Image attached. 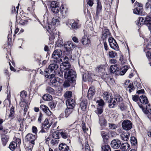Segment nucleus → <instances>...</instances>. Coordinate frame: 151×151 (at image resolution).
Masks as SVG:
<instances>
[{
    "mask_svg": "<svg viewBox=\"0 0 151 151\" xmlns=\"http://www.w3.org/2000/svg\"><path fill=\"white\" fill-rule=\"evenodd\" d=\"M64 77L65 79L63 85L65 87H68L70 86L73 87L76 84L77 74L76 72L72 69L65 71Z\"/></svg>",
    "mask_w": 151,
    "mask_h": 151,
    "instance_id": "f257e3e1",
    "label": "nucleus"
},
{
    "mask_svg": "<svg viewBox=\"0 0 151 151\" xmlns=\"http://www.w3.org/2000/svg\"><path fill=\"white\" fill-rule=\"evenodd\" d=\"M137 104L145 114L149 113L151 115H148V117L151 121V106L149 103L148 99L146 96L144 95L140 96L139 101L137 102Z\"/></svg>",
    "mask_w": 151,
    "mask_h": 151,
    "instance_id": "f03ea898",
    "label": "nucleus"
},
{
    "mask_svg": "<svg viewBox=\"0 0 151 151\" xmlns=\"http://www.w3.org/2000/svg\"><path fill=\"white\" fill-rule=\"evenodd\" d=\"M43 117V114L40 111L39 114V116L38 119V122L40 124V126L41 129L39 133H47L48 132V130L52 125L51 123H50L49 122L48 118L45 119L43 122L41 123Z\"/></svg>",
    "mask_w": 151,
    "mask_h": 151,
    "instance_id": "7ed1b4c3",
    "label": "nucleus"
},
{
    "mask_svg": "<svg viewBox=\"0 0 151 151\" xmlns=\"http://www.w3.org/2000/svg\"><path fill=\"white\" fill-rule=\"evenodd\" d=\"M112 97L110 96V99L108 101L109 103L108 106L110 108L116 107L119 102L123 100L122 97L118 94H115Z\"/></svg>",
    "mask_w": 151,
    "mask_h": 151,
    "instance_id": "20e7f679",
    "label": "nucleus"
},
{
    "mask_svg": "<svg viewBox=\"0 0 151 151\" xmlns=\"http://www.w3.org/2000/svg\"><path fill=\"white\" fill-rule=\"evenodd\" d=\"M58 68V65L57 63L50 64L44 71L43 75L44 76L46 77V76H48L52 74H54Z\"/></svg>",
    "mask_w": 151,
    "mask_h": 151,
    "instance_id": "39448f33",
    "label": "nucleus"
},
{
    "mask_svg": "<svg viewBox=\"0 0 151 151\" xmlns=\"http://www.w3.org/2000/svg\"><path fill=\"white\" fill-rule=\"evenodd\" d=\"M76 46L75 44L71 41L65 42L64 44L63 52H65L66 55H69L71 54L72 50Z\"/></svg>",
    "mask_w": 151,
    "mask_h": 151,
    "instance_id": "423d86ee",
    "label": "nucleus"
},
{
    "mask_svg": "<svg viewBox=\"0 0 151 151\" xmlns=\"http://www.w3.org/2000/svg\"><path fill=\"white\" fill-rule=\"evenodd\" d=\"M45 78L50 79L49 85L52 87H57L59 85L60 78L55 76L54 74H52L46 76Z\"/></svg>",
    "mask_w": 151,
    "mask_h": 151,
    "instance_id": "0eeeda50",
    "label": "nucleus"
},
{
    "mask_svg": "<svg viewBox=\"0 0 151 151\" xmlns=\"http://www.w3.org/2000/svg\"><path fill=\"white\" fill-rule=\"evenodd\" d=\"M47 32L49 33L50 35L49 37V40L50 41V44H53L54 43V40L55 38V31L56 30L55 26L51 24H49L48 25V27L47 28Z\"/></svg>",
    "mask_w": 151,
    "mask_h": 151,
    "instance_id": "6e6552de",
    "label": "nucleus"
},
{
    "mask_svg": "<svg viewBox=\"0 0 151 151\" xmlns=\"http://www.w3.org/2000/svg\"><path fill=\"white\" fill-rule=\"evenodd\" d=\"M37 137V135L29 133L25 136V142H29V143L35 144V141L36 140Z\"/></svg>",
    "mask_w": 151,
    "mask_h": 151,
    "instance_id": "1a4fd4ad",
    "label": "nucleus"
},
{
    "mask_svg": "<svg viewBox=\"0 0 151 151\" xmlns=\"http://www.w3.org/2000/svg\"><path fill=\"white\" fill-rule=\"evenodd\" d=\"M124 84L125 88L127 90L128 89L129 93H131L134 90L135 87L132 82L130 80H127L124 83Z\"/></svg>",
    "mask_w": 151,
    "mask_h": 151,
    "instance_id": "9d476101",
    "label": "nucleus"
},
{
    "mask_svg": "<svg viewBox=\"0 0 151 151\" xmlns=\"http://www.w3.org/2000/svg\"><path fill=\"white\" fill-rule=\"evenodd\" d=\"M122 128L125 130H130L132 127V124L131 122L128 120H124L122 123Z\"/></svg>",
    "mask_w": 151,
    "mask_h": 151,
    "instance_id": "9b49d317",
    "label": "nucleus"
},
{
    "mask_svg": "<svg viewBox=\"0 0 151 151\" xmlns=\"http://www.w3.org/2000/svg\"><path fill=\"white\" fill-rule=\"evenodd\" d=\"M97 6L96 10V17L99 18V15L102 10V6L100 0H96Z\"/></svg>",
    "mask_w": 151,
    "mask_h": 151,
    "instance_id": "f8f14e48",
    "label": "nucleus"
},
{
    "mask_svg": "<svg viewBox=\"0 0 151 151\" xmlns=\"http://www.w3.org/2000/svg\"><path fill=\"white\" fill-rule=\"evenodd\" d=\"M62 51L61 49L55 50L52 55V58L57 60L60 58L61 57Z\"/></svg>",
    "mask_w": 151,
    "mask_h": 151,
    "instance_id": "ddd939ff",
    "label": "nucleus"
},
{
    "mask_svg": "<svg viewBox=\"0 0 151 151\" xmlns=\"http://www.w3.org/2000/svg\"><path fill=\"white\" fill-rule=\"evenodd\" d=\"M121 145V142L119 139H114L111 142V145L112 147L114 149L119 148Z\"/></svg>",
    "mask_w": 151,
    "mask_h": 151,
    "instance_id": "4468645a",
    "label": "nucleus"
},
{
    "mask_svg": "<svg viewBox=\"0 0 151 151\" xmlns=\"http://www.w3.org/2000/svg\"><path fill=\"white\" fill-rule=\"evenodd\" d=\"M101 134L103 138V143H109V132H106L105 131H101Z\"/></svg>",
    "mask_w": 151,
    "mask_h": 151,
    "instance_id": "2eb2a0df",
    "label": "nucleus"
},
{
    "mask_svg": "<svg viewBox=\"0 0 151 151\" xmlns=\"http://www.w3.org/2000/svg\"><path fill=\"white\" fill-rule=\"evenodd\" d=\"M69 147L66 144L62 143L59 144L58 149L57 148L55 150V151H68Z\"/></svg>",
    "mask_w": 151,
    "mask_h": 151,
    "instance_id": "dca6fc26",
    "label": "nucleus"
},
{
    "mask_svg": "<svg viewBox=\"0 0 151 151\" xmlns=\"http://www.w3.org/2000/svg\"><path fill=\"white\" fill-rule=\"evenodd\" d=\"M60 67L61 69L63 70V71L64 70V72L68 71V70L71 69H70L71 65L70 63L68 61L62 63V64L60 65Z\"/></svg>",
    "mask_w": 151,
    "mask_h": 151,
    "instance_id": "f3484780",
    "label": "nucleus"
},
{
    "mask_svg": "<svg viewBox=\"0 0 151 151\" xmlns=\"http://www.w3.org/2000/svg\"><path fill=\"white\" fill-rule=\"evenodd\" d=\"M65 103L67 108L73 109L75 107V101L72 99H68L66 101Z\"/></svg>",
    "mask_w": 151,
    "mask_h": 151,
    "instance_id": "a211bd4d",
    "label": "nucleus"
},
{
    "mask_svg": "<svg viewBox=\"0 0 151 151\" xmlns=\"http://www.w3.org/2000/svg\"><path fill=\"white\" fill-rule=\"evenodd\" d=\"M96 92L95 88L94 86H91L89 88L88 94L87 97L89 99H91L93 96L95 95Z\"/></svg>",
    "mask_w": 151,
    "mask_h": 151,
    "instance_id": "6ab92c4d",
    "label": "nucleus"
},
{
    "mask_svg": "<svg viewBox=\"0 0 151 151\" xmlns=\"http://www.w3.org/2000/svg\"><path fill=\"white\" fill-rule=\"evenodd\" d=\"M60 135L64 139H66L69 136V131L66 129H61L59 130Z\"/></svg>",
    "mask_w": 151,
    "mask_h": 151,
    "instance_id": "aec40b11",
    "label": "nucleus"
},
{
    "mask_svg": "<svg viewBox=\"0 0 151 151\" xmlns=\"http://www.w3.org/2000/svg\"><path fill=\"white\" fill-rule=\"evenodd\" d=\"M40 108L48 116H50L52 114V112L48 107L44 104H41L40 106Z\"/></svg>",
    "mask_w": 151,
    "mask_h": 151,
    "instance_id": "412c9836",
    "label": "nucleus"
},
{
    "mask_svg": "<svg viewBox=\"0 0 151 151\" xmlns=\"http://www.w3.org/2000/svg\"><path fill=\"white\" fill-rule=\"evenodd\" d=\"M143 8H135L134 9L133 13L134 14L140 16L145 15L146 13L145 12H143Z\"/></svg>",
    "mask_w": 151,
    "mask_h": 151,
    "instance_id": "4be33fe9",
    "label": "nucleus"
},
{
    "mask_svg": "<svg viewBox=\"0 0 151 151\" xmlns=\"http://www.w3.org/2000/svg\"><path fill=\"white\" fill-rule=\"evenodd\" d=\"M144 25L146 26L148 28L150 29L151 26V15L147 16L144 19Z\"/></svg>",
    "mask_w": 151,
    "mask_h": 151,
    "instance_id": "5701e85b",
    "label": "nucleus"
},
{
    "mask_svg": "<svg viewBox=\"0 0 151 151\" xmlns=\"http://www.w3.org/2000/svg\"><path fill=\"white\" fill-rule=\"evenodd\" d=\"M1 139L3 145L4 147L5 146L9 141V136L5 134H1Z\"/></svg>",
    "mask_w": 151,
    "mask_h": 151,
    "instance_id": "b1692460",
    "label": "nucleus"
},
{
    "mask_svg": "<svg viewBox=\"0 0 151 151\" xmlns=\"http://www.w3.org/2000/svg\"><path fill=\"white\" fill-rule=\"evenodd\" d=\"M88 101L87 99H83L80 103V106L81 110L83 111H86L88 104Z\"/></svg>",
    "mask_w": 151,
    "mask_h": 151,
    "instance_id": "393cba45",
    "label": "nucleus"
},
{
    "mask_svg": "<svg viewBox=\"0 0 151 151\" xmlns=\"http://www.w3.org/2000/svg\"><path fill=\"white\" fill-rule=\"evenodd\" d=\"M81 42L83 45H85L88 46L91 43V40L88 37H87L86 36H84L82 37Z\"/></svg>",
    "mask_w": 151,
    "mask_h": 151,
    "instance_id": "a878e982",
    "label": "nucleus"
},
{
    "mask_svg": "<svg viewBox=\"0 0 151 151\" xmlns=\"http://www.w3.org/2000/svg\"><path fill=\"white\" fill-rule=\"evenodd\" d=\"M99 123L100 126L103 128H104L107 126V122L106 119L103 117L99 118Z\"/></svg>",
    "mask_w": 151,
    "mask_h": 151,
    "instance_id": "bb28decb",
    "label": "nucleus"
},
{
    "mask_svg": "<svg viewBox=\"0 0 151 151\" xmlns=\"http://www.w3.org/2000/svg\"><path fill=\"white\" fill-rule=\"evenodd\" d=\"M128 69L129 67L128 66H124L122 67L121 68H120L119 70V68L118 69V73H119L120 75H123L125 74Z\"/></svg>",
    "mask_w": 151,
    "mask_h": 151,
    "instance_id": "cd10ccee",
    "label": "nucleus"
},
{
    "mask_svg": "<svg viewBox=\"0 0 151 151\" xmlns=\"http://www.w3.org/2000/svg\"><path fill=\"white\" fill-rule=\"evenodd\" d=\"M104 30L102 32V38H103V39L104 40L107 38L110 33L109 30L108 29L107 27H104Z\"/></svg>",
    "mask_w": 151,
    "mask_h": 151,
    "instance_id": "c85d7f7f",
    "label": "nucleus"
},
{
    "mask_svg": "<svg viewBox=\"0 0 151 151\" xmlns=\"http://www.w3.org/2000/svg\"><path fill=\"white\" fill-rule=\"evenodd\" d=\"M120 146V149L123 151H127L130 149V145L127 142L121 143Z\"/></svg>",
    "mask_w": 151,
    "mask_h": 151,
    "instance_id": "c756f323",
    "label": "nucleus"
},
{
    "mask_svg": "<svg viewBox=\"0 0 151 151\" xmlns=\"http://www.w3.org/2000/svg\"><path fill=\"white\" fill-rule=\"evenodd\" d=\"M108 143H103L101 146V151H111V148L108 144Z\"/></svg>",
    "mask_w": 151,
    "mask_h": 151,
    "instance_id": "7c9ffc66",
    "label": "nucleus"
},
{
    "mask_svg": "<svg viewBox=\"0 0 151 151\" xmlns=\"http://www.w3.org/2000/svg\"><path fill=\"white\" fill-rule=\"evenodd\" d=\"M144 18L142 17H139L137 20L135 21L136 25L140 27L143 25H144Z\"/></svg>",
    "mask_w": 151,
    "mask_h": 151,
    "instance_id": "2f4dec72",
    "label": "nucleus"
},
{
    "mask_svg": "<svg viewBox=\"0 0 151 151\" xmlns=\"http://www.w3.org/2000/svg\"><path fill=\"white\" fill-rule=\"evenodd\" d=\"M130 140L132 146L133 148H136L137 146V141L136 137L134 136L132 137H131Z\"/></svg>",
    "mask_w": 151,
    "mask_h": 151,
    "instance_id": "473e14b6",
    "label": "nucleus"
},
{
    "mask_svg": "<svg viewBox=\"0 0 151 151\" xmlns=\"http://www.w3.org/2000/svg\"><path fill=\"white\" fill-rule=\"evenodd\" d=\"M83 78L84 81H92V79L91 77V75L88 73V74L86 73L84 74L83 75Z\"/></svg>",
    "mask_w": 151,
    "mask_h": 151,
    "instance_id": "72a5a7b5",
    "label": "nucleus"
},
{
    "mask_svg": "<svg viewBox=\"0 0 151 151\" xmlns=\"http://www.w3.org/2000/svg\"><path fill=\"white\" fill-rule=\"evenodd\" d=\"M57 102V101L56 100H52L48 102V106L50 108L51 110L54 109L56 106Z\"/></svg>",
    "mask_w": 151,
    "mask_h": 151,
    "instance_id": "f704fd0d",
    "label": "nucleus"
},
{
    "mask_svg": "<svg viewBox=\"0 0 151 151\" xmlns=\"http://www.w3.org/2000/svg\"><path fill=\"white\" fill-rule=\"evenodd\" d=\"M60 18L59 17H56L55 18H53L52 19V24H51L52 25V26L54 25L55 27V25L57 26L59 24L60 22ZM50 24H48V25Z\"/></svg>",
    "mask_w": 151,
    "mask_h": 151,
    "instance_id": "c9c22d12",
    "label": "nucleus"
},
{
    "mask_svg": "<svg viewBox=\"0 0 151 151\" xmlns=\"http://www.w3.org/2000/svg\"><path fill=\"white\" fill-rule=\"evenodd\" d=\"M130 135V134L129 132H124L122 134V138L124 141H128L129 139V137Z\"/></svg>",
    "mask_w": 151,
    "mask_h": 151,
    "instance_id": "e433bc0d",
    "label": "nucleus"
},
{
    "mask_svg": "<svg viewBox=\"0 0 151 151\" xmlns=\"http://www.w3.org/2000/svg\"><path fill=\"white\" fill-rule=\"evenodd\" d=\"M109 45L111 48L115 50L119 51V46L115 40H114V42L112 44H110Z\"/></svg>",
    "mask_w": 151,
    "mask_h": 151,
    "instance_id": "4c0bfd02",
    "label": "nucleus"
},
{
    "mask_svg": "<svg viewBox=\"0 0 151 151\" xmlns=\"http://www.w3.org/2000/svg\"><path fill=\"white\" fill-rule=\"evenodd\" d=\"M59 130L52 132L50 134V136L53 139H59L60 138Z\"/></svg>",
    "mask_w": 151,
    "mask_h": 151,
    "instance_id": "58836bf2",
    "label": "nucleus"
},
{
    "mask_svg": "<svg viewBox=\"0 0 151 151\" xmlns=\"http://www.w3.org/2000/svg\"><path fill=\"white\" fill-rule=\"evenodd\" d=\"M79 21L78 20H77V21H74L72 23L71 25V27L72 29H77L80 27L81 25L79 24Z\"/></svg>",
    "mask_w": 151,
    "mask_h": 151,
    "instance_id": "ea45409f",
    "label": "nucleus"
},
{
    "mask_svg": "<svg viewBox=\"0 0 151 151\" xmlns=\"http://www.w3.org/2000/svg\"><path fill=\"white\" fill-rule=\"evenodd\" d=\"M14 114V108L13 106H12L10 109V113L8 116V117L9 118H11L12 119L15 117Z\"/></svg>",
    "mask_w": 151,
    "mask_h": 151,
    "instance_id": "a19ab883",
    "label": "nucleus"
},
{
    "mask_svg": "<svg viewBox=\"0 0 151 151\" xmlns=\"http://www.w3.org/2000/svg\"><path fill=\"white\" fill-rule=\"evenodd\" d=\"M42 99L45 101H50L52 99V96L46 93L44 94L42 96Z\"/></svg>",
    "mask_w": 151,
    "mask_h": 151,
    "instance_id": "79ce46f5",
    "label": "nucleus"
},
{
    "mask_svg": "<svg viewBox=\"0 0 151 151\" xmlns=\"http://www.w3.org/2000/svg\"><path fill=\"white\" fill-rule=\"evenodd\" d=\"M67 12V9H65L64 5L62 4L60 7V12L62 17H65Z\"/></svg>",
    "mask_w": 151,
    "mask_h": 151,
    "instance_id": "37998d69",
    "label": "nucleus"
},
{
    "mask_svg": "<svg viewBox=\"0 0 151 151\" xmlns=\"http://www.w3.org/2000/svg\"><path fill=\"white\" fill-rule=\"evenodd\" d=\"M119 68L117 67V66L116 65H112L110 66V72L111 73H114L116 72V73H118V69Z\"/></svg>",
    "mask_w": 151,
    "mask_h": 151,
    "instance_id": "c03bdc74",
    "label": "nucleus"
},
{
    "mask_svg": "<svg viewBox=\"0 0 151 151\" xmlns=\"http://www.w3.org/2000/svg\"><path fill=\"white\" fill-rule=\"evenodd\" d=\"M118 104H119L118 106L121 111H124L127 109V107L123 103V101L119 102Z\"/></svg>",
    "mask_w": 151,
    "mask_h": 151,
    "instance_id": "a18cd8bd",
    "label": "nucleus"
},
{
    "mask_svg": "<svg viewBox=\"0 0 151 151\" xmlns=\"http://www.w3.org/2000/svg\"><path fill=\"white\" fill-rule=\"evenodd\" d=\"M17 147H18V145H17L14 142L12 141L11 142L9 146V147L10 149L12 151H13Z\"/></svg>",
    "mask_w": 151,
    "mask_h": 151,
    "instance_id": "49530a36",
    "label": "nucleus"
},
{
    "mask_svg": "<svg viewBox=\"0 0 151 151\" xmlns=\"http://www.w3.org/2000/svg\"><path fill=\"white\" fill-rule=\"evenodd\" d=\"M103 110V108L100 106H97L96 110H95L94 112L96 114L99 115L102 114Z\"/></svg>",
    "mask_w": 151,
    "mask_h": 151,
    "instance_id": "de8ad7c7",
    "label": "nucleus"
},
{
    "mask_svg": "<svg viewBox=\"0 0 151 151\" xmlns=\"http://www.w3.org/2000/svg\"><path fill=\"white\" fill-rule=\"evenodd\" d=\"M20 93V96L21 98V99L25 100V99L27 96V92L24 91H23L21 92Z\"/></svg>",
    "mask_w": 151,
    "mask_h": 151,
    "instance_id": "09e8293b",
    "label": "nucleus"
},
{
    "mask_svg": "<svg viewBox=\"0 0 151 151\" xmlns=\"http://www.w3.org/2000/svg\"><path fill=\"white\" fill-rule=\"evenodd\" d=\"M12 26H11V27ZM11 33H10L9 32V34L8 35V45H11L12 44V31L11 27Z\"/></svg>",
    "mask_w": 151,
    "mask_h": 151,
    "instance_id": "8fccbe9b",
    "label": "nucleus"
},
{
    "mask_svg": "<svg viewBox=\"0 0 151 151\" xmlns=\"http://www.w3.org/2000/svg\"><path fill=\"white\" fill-rule=\"evenodd\" d=\"M73 109H70L67 108L65 109V117H67L73 111Z\"/></svg>",
    "mask_w": 151,
    "mask_h": 151,
    "instance_id": "3c124183",
    "label": "nucleus"
},
{
    "mask_svg": "<svg viewBox=\"0 0 151 151\" xmlns=\"http://www.w3.org/2000/svg\"><path fill=\"white\" fill-rule=\"evenodd\" d=\"M117 55V53L113 51H109L108 54L109 57L111 58H114Z\"/></svg>",
    "mask_w": 151,
    "mask_h": 151,
    "instance_id": "603ef678",
    "label": "nucleus"
},
{
    "mask_svg": "<svg viewBox=\"0 0 151 151\" xmlns=\"http://www.w3.org/2000/svg\"><path fill=\"white\" fill-rule=\"evenodd\" d=\"M110 95L108 92H105L103 94V97L104 100L106 101H108L110 99Z\"/></svg>",
    "mask_w": 151,
    "mask_h": 151,
    "instance_id": "864d4df0",
    "label": "nucleus"
},
{
    "mask_svg": "<svg viewBox=\"0 0 151 151\" xmlns=\"http://www.w3.org/2000/svg\"><path fill=\"white\" fill-rule=\"evenodd\" d=\"M96 103L98 104V106H100L103 108L105 104V103L104 100L101 99L99 100H98L96 101Z\"/></svg>",
    "mask_w": 151,
    "mask_h": 151,
    "instance_id": "5fc2aeb1",
    "label": "nucleus"
},
{
    "mask_svg": "<svg viewBox=\"0 0 151 151\" xmlns=\"http://www.w3.org/2000/svg\"><path fill=\"white\" fill-rule=\"evenodd\" d=\"M134 84L136 87V88L137 89H140L142 87L141 83L137 80L134 81Z\"/></svg>",
    "mask_w": 151,
    "mask_h": 151,
    "instance_id": "6e6d98bb",
    "label": "nucleus"
},
{
    "mask_svg": "<svg viewBox=\"0 0 151 151\" xmlns=\"http://www.w3.org/2000/svg\"><path fill=\"white\" fill-rule=\"evenodd\" d=\"M72 95V93L71 91H66L64 94V96L66 98L71 99V97Z\"/></svg>",
    "mask_w": 151,
    "mask_h": 151,
    "instance_id": "4d7b16f0",
    "label": "nucleus"
},
{
    "mask_svg": "<svg viewBox=\"0 0 151 151\" xmlns=\"http://www.w3.org/2000/svg\"><path fill=\"white\" fill-rule=\"evenodd\" d=\"M46 91L52 95L55 93L54 90L51 87H48L46 89Z\"/></svg>",
    "mask_w": 151,
    "mask_h": 151,
    "instance_id": "13d9d810",
    "label": "nucleus"
},
{
    "mask_svg": "<svg viewBox=\"0 0 151 151\" xmlns=\"http://www.w3.org/2000/svg\"><path fill=\"white\" fill-rule=\"evenodd\" d=\"M14 141L17 145L18 147L20 146L21 144V139L20 138H17L16 137H14L13 139Z\"/></svg>",
    "mask_w": 151,
    "mask_h": 151,
    "instance_id": "bf43d9fd",
    "label": "nucleus"
},
{
    "mask_svg": "<svg viewBox=\"0 0 151 151\" xmlns=\"http://www.w3.org/2000/svg\"><path fill=\"white\" fill-rule=\"evenodd\" d=\"M58 6V2L55 1H52L50 4V7L51 10H54V8L55 6Z\"/></svg>",
    "mask_w": 151,
    "mask_h": 151,
    "instance_id": "052dcab7",
    "label": "nucleus"
},
{
    "mask_svg": "<svg viewBox=\"0 0 151 151\" xmlns=\"http://www.w3.org/2000/svg\"><path fill=\"white\" fill-rule=\"evenodd\" d=\"M35 144L29 143V145L25 148L26 151H32L33 147Z\"/></svg>",
    "mask_w": 151,
    "mask_h": 151,
    "instance_id": "680f3d73",
    "label": "nucleus"
},
{
    "mask_svg": "<svg viewBox=\"0 0 151 151\" xmlns=\"http://www.w3.org/2000/svg\"><path fill=\"white\" fill-rule=\"evenodd\" d=\"M63 40H58L56 43V45L58 47H61L63 45Z\"/></svg>",
    "mask_w": 151,
    "mask_h": 151,
    "instance_id": "e2e57ef3",
    "label": "nucleus"
},
{
    "mask_svg": "<svg viewBox=\"0 0 151 151\" xmlns=\"http://www.w3.org/2000/svg\"><path fill=\"white\" fill-rule=\"evenodd\" d=\"M140 99V97L138 95H134L132 96V99L133 101H134L137 102H139L138 101H139Z\"/></svg>",
    "mask_w": 151,
    "mask_h": 151,
    "instance_id": "0e129e2a",
    "label": "nucleus"
},
{
    "mask_svg": "<svg viewBox=\"0 0 151 151\" xmlns=\"http://www.w3.org/2000/svg\"><path fill=\"white\" fill-rule=\"evenodd\" d=\"M104 65H100L98 66L96 69V71L98 72H101L103 70Z\"/></svg>",
    "mask_w": 151,
    "mask_h": 151,
    "instance_id": "69168bd1",
    "label": "nucleus"
},
{
    "mask_svg": "<svg viewBox=\"0 0 151 151\" xmlns=\"http://www.w3.org/2000/svg\"><path fill=\"white\" fill-rule=\"evenodd\" d=\"M59 140V139H54L51 140L50 143L52 145H55L58 143Z\"/></svg>",
    "mask_w": 151,
    "mask_h": 151,
    "instance_id": "338daca9",
    "label": "nucleus"
},
{
    "mask_svg": "<svg viewBox=\"0 0 151 151\" xmlns=\"http://www.w3.org/2000/svg\"><path fill=\"white\" fill-rule=\"evenodd\" d=\"M85 151H91L90 147L87 141L85 142Z\"/></svg>",
    "mask_w": 151,
    "mask_h": 151,
    "instance_id": "774afa93",
    "label": "nucleus"
}]
</instances>
